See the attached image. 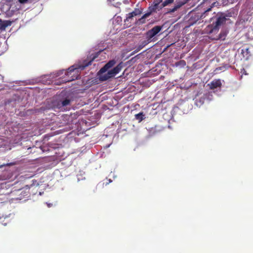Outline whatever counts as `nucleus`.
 <instances>
[{
	"label": "nucleus",
	"mask_w": 253,
	"mask_h": 253,
	"mask_svg": "<svg viewBox=\"0 0 253 253\" xmlns=\"http://www.w3.org/2000/svg\"><path fill=\"white\" fill-rule=\"evenodd\" d=\"M226 20V15L224 13H218L213 16L210 19V24L206 28L207 31L210 34L217 32Z\"/></svg>",
	"instance_id": "f257e3e1"
},
{
	"label": "nucleus",
	"mask_w": 253,
	"mask_h": 253,
	"mask_svg": "<svg viewBox=\"0 0 253 253\" xmlns=\"http://www.w3.org/2000/svg\"><path fill=\"white\" fill-rule=\"evenodd\" d=\"M100 52L101 51H99L95 53L94 54L91 55L89 60L88 61L85 60L83 64H76L70 67L68 69V71L67 72V75H71L72 73L74 72H75L78 74L79 70H83L85 69V67L90 65L92 61H93L95 59L98 57Z\"/></svg>",
	"instance_id": "f03ea898"
},
{
	"label": "nucleus",
	"mask_w": 253,
	"mask_h": 253,
	"mask_svg": "<svg viewBox=\"0 0 253 253\" xmlns=\"http://www.w3.org/2000/svg\"><path fill=\"white\" fill-rule=\"evenodd\" d=\"M123 66L124 63L121 62L113 69L109 70L107 73L100 76V80L102 81H105L110 78L115 77L122 70Z\"/></svg>",
	"instance_id": "7ed1b4c3"
},
{
	"label": "nucleus",
	"mask_w": 253,
	"mask_h": 253,
	"mask_svg": "<svg viewBox=\"0 0 253 253\" xmlns=\"http://www.w3.org/2000/svg\"><path fill=\"white\" fill-rule=\"evenodd\" d=\"M161 2V0H154L153 4L148 8V11L144 14L139 20L141 21L149 17L152 13L157 12V11H159L162 9L164 7H162Z\"/></svg>",
	"instance_id": "20e7f679"
},
{
	"label": "nucleus",
	"mask_w": 253,
	"mask_h": 253,
	"mask_svg": "<svg viewBox=\"0 0 253 253\" xmlns=\"http://www.w3.org/2000/svg\"><path fill=\"white\" fill-rule=\"evenodd\" d=\"M162 29V26H156L151 30L148 31L146 33V39L151 42V39L157 34H158Z\"/></svg>",
	"instance_id": "39448f33"
},
{
	"label": "nucleus",
	"mask_w": 253,
	"mask_h": 253,
	"mask_svg": "<svg viewBox=\"0 0 253 253\" xmlns=\"http://www.w3.org/2000/svg\"><path fill=\"white\" fill-rule=\"evenodd\" d=\"M73 101V99L72 97L67 96L65 97H63L59 100L58 102V106L59 108L67 107L70 106Z\"/></svg>",
	"instance_id": "423d86ee"
},
{
	"label": "nucleus",
	"mask_w": 253,
	"mask_h": 253,
	"mask_svg": "<svg viewBox=\"0 0 253 253\" xmlns=\"http://www.w3.org/2000/svg\"><path fill=\"white\" fill-rule=\"evenodd\" d=\"M116 64V61L115 60H110L99 71V72L101 74L105 73L110 68H112Z\"/></svg>",
	"instance_id": "0eeeda50"
},
{
	"label": "nucleus",
	"mask_w": 253,
	"mask_h": 253,
	"mask_svg": "<svg viewBox=\"0 0 253 253\" xmlns=\"http://www.w3.org/2000/svg\"><path fill=\"white\" fill-rule=\"evenodd\" d=\"M211 89H214L217 87H221L222 83L220 79H215L208 84Z\"/></svg>",
	"instance_id": "6e6552de"
},
{
	"label": "nucleus",
	"mask_w": 253,
	"mask_h": 253,
	"mask_svg": "<svg viewBox=\"0 0 253 253\" xmlns=\"http://www.w3.org/2000/svg\"><path fill=\"white\" fill-rule=\"evenodd\" d=\"M200 19H202L200 13H193L189 19V23L191 25H193Z\"/></svg>",
	"instance_id": "1a4fd4ad"
},
{
	"label": "nucleus",
	"mask_w": 253,
	"mask_h": 253,
	"mask_svg": "<svg viewBox=\"0 0 253 253\" xmlns=\"http://www.w3.org/2000/svg\"><path fill=\"white\" fill-rule=\"evenodd\" d=\"M185 3L184 1H178L177 2L173 7L171 8H169L168 11V13H173L175 11L177 10L180 7L183 6Z\"/></svg>",
	"instance_id": "9d476101"
},
{
	"label": "nucleus",
	"mask_w": 253,
	"mask_h": 253,
	"mask_svg": "<svg viewBox=\"0 0 253 253\" xmlns=\"http://www.w3.org/2000/svg\"><path fill=\"white\" fill-rule=\"evenodd\" d=\"M73 116L72 115H66L64 116V119L67 121V124L72 126L76 123V120H73Z\"/></svg>",
	"instance_id": "9b49d317"
},
{
	"label": "nucleus",
	"mask_w": 253,
	"mask_h": 253,
	"mask_svg": "<svg viewBox=\"0 0 253 253\" xmlns=\"http://www.w3.org/2000/svg\"><path fill=\"white\" fill-rule=\"evenodd\" d=\"M150 41H149L148 39L146 41H143L137 47V51L142 49L144 46H145L147 44H148Z\"/></svg>",
	"instance_id": "f8f14e48"
},
{
	"label": "nucleus",
	"mask_w": 253,
	"mask_h": 253,
	"mask_svg": "<svg viewBox=\"0 0 253 253\" xmlns=\"http://www.w3.org/2000/svg\"><path fill=\"white\" fill-rule=\"evenodd\" d=\"M212 7V6H211V7L208 8L203 13L200 14L202 19L205 18L209 15V12L211 11Z\"/></svg>",
	"instance_id": "ddd939ff"
},
{
	"label": "nucleus",
	"mask_w": 253,
	"mask_h": 253,
	"mask_svg": "<svg viewBox=\"0 0 253 253\" xmlns=\"http://www.w3.org/2000/svg\"><path fill=\"white\" fill-rule=\"evenodd\" d=\"M227 35V32L225 31L222 30L219 34L216 40H224Z\"/></svg>",
	"instance_id": "4468645a"
},
{
	"label": "nucleus",
	"mask_w": 253,
	"mask_h": 253,
	"mask_svg": "<svg viewBox=\"0 0 253 253\" xmlns=\"http://www.w3.org/2000/svg\"><path fill=\"white\" fill-rule=\"evenodd\" d=\"M162 7H165L173 2L174 0H161Z\"/></svg>",
	"instance_id": "2eb2a0df"
},
{
	"label": "nucleus",
	"mask_w": 253,
	"mask_h": 253,
	"mask_svg": "<svg viewBox=\"0 0 253 253\" xmlns=\"http://www.w3.org/2000/svg\"><path fill=\"white\" fill-rule=\"evenodd\" d=\"M144 115L142 112H140L135 115V118L136 120H138L139 122L142 121L144 119Z\"/></svg>",
	"instance_id": "dca6fc26"
},
{
	"label": "nucleus",
	"mask_w": 253,
	"mask_h": 253,
	"mask_svg": "<svg viewBox=\"0 0 253 253\" xmlns=\"http://www.w3.org/2000/svg\"><path fill=\"white\" fill-rule=\"evenodd\" d=\"M135 16L132 12L129 13L126 15V19L125 20V22L126 23V22L129 21V20L132 19V18Z\"/></svg>",
	"instance_id": "f3484780"
},
{
	"label": "nucleus",
	"mask_w": 253,
	"mask_h": 253,
	"mask_svg": "<svg viewBox=\"0 0 253 253\" xmlns=\"http://www.w3.org/2000/svg\"><path fill=\"white\" fill-rule=\"evenodd\" d=\"M132 12L134 16H136L141 14L142 11L138 8H135Z\"/></svg>",
	"instance_id": "a211bd4d"
},
{
	"label": "nucleus",
	"mask_w": 253,
	"mask_h": 253,
	"mask_svg": "<svg viewBox=\"0 0 253 253\" xmlns=\"http://www.w3.org/2000/svg\"><path fill=\"white\" fill-rule=\"evenodd\" d=\"M8 25V24H3L1 19H0V26L1 29H5Z\"/></svg>",
	"instance_id": "6ab92c4d"
},
{
	"label": "nucleus",
	"mask_w": 253,
	"mask_h": 253,
	"mask_svg": "<svg viewBox=\"0 0 253 253\" xmlns=\"http://www.w3.org/2000/svg\"><path fill=\"white\" fill-rule=\"evenodd\" d=\"M18 1L21 4H24L28 2V0H18Z\"/></svg>",
	"instance_id": "aec40b11"
},
{
	"label": "nucleus",
	"mask_w": 253,
	"mask_h": 253,
	"mask_svg": "<svg viewBox=\"0 0 253 253\" xmlns=\"http://www.w3.org/2000/svg\"><path fill=\"white\" fill-rule=\"evenodd\" d=\"M180 62H182V63H184V64H185V61H184V60H182V61H181Z\"/></svg>",
	"instance_id": "412c9836"
},
{
	"label": "nucleus",
	"mask_w": 253,
	"mask_h": 253,
	"mask_svg": "<svg viewBox=\"0 0 253 253\" xmlns=\"http://www.w3.org/2000/svg\"><path fill=\"white\" fill-rule=\"evenodd\" d=\"M5 22L6 23V24H8L9 25V24L8 23V21H5ZM9 23H10V22H9Z\"/></svg>",
	"instance_id": "4be33fe9"
},
{
	"label": "nucleus",
	"mask_w": 253,
	"mask_h": 253,
	"mask_svg": "<svg viewBox=\"0 0 253 253\" xmlns=\"http://www.w3.org/2000/svg\"><path fill=\"white\" fill-rule=\"evenodd\" d=\"M112 0H107L108 1L110 2L112 1Z\"/></svg>",
	"instance_id": "5701e85b"
},
{
	"label": "nucleus",
	"mask_w": 253,
	"mask_h": 253,
	"mask_svg": "<svg viewBox=\"0 0 253 253\" xmlns=\"http://www.w3.org/2000/svg\"><path fill=\"white\" fill-rule=\"evenodd\" d=\"M75 79L74 78H72L71 80H74Z\"/></svg>",
	"instance_id": "b1692460"
},
{
	"label": "nucleus",
	"mask_w": 253,
	"mask_h": 253,
	"mask_svg": "<svg viewBox=\"0 0 253 253\" xmlns=\"http://www.w3.org/2000/svg\"><path fill=\"white\" fill-rule=\"evenodd\" d=\"M249 50L248 48H246V50L248 51Z\"/></svg>",
	"instance_id": "393cba45"
},
{
	"label": "nucleus",
	"mask_w": 253,
	"mask_h": 253,
	"mask_svg": "<svg viewBox=\"0 0 253 253\" xmlns=\"http://www.w3.org/2000/svg\"><path fill=\"white\" fill-rule=\"evenodd\" d=\"M243 70L244 71V72H246L245 69H243Z\"/></svg>",
	"instance_id": "a878e982"
}]
</instances>
